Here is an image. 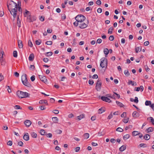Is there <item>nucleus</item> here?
I'll return each instance as SVG.
<instances>
[{
  "mask_svg": "<svg viewBox=\"0 0 154 154\" xmlns=\"http://www.w3.org/2000/svg\"><path fill=\"white\" fill-rule=\"evenodd\" d=\"M35 42L36 45H39L41 43V40L40 39L37 40L35 41Z\"/></svg>",
  "mask_w": 154,
  "mask_h": 154,
  "instance_id": "nucleus-38",
  "label": "nucleus"
},
{
  "mask_svg": "<svg viewBox=\"0 0 154 154\" xmlns=\"http://www.w3.org/2000/svg\"><path fill=\"white\" fill-rule=\"evenodd\" d=\"M126 148L125 146L124 145L121 146L119 149V150L120 151L122 152L125 150Z\"/></svg>",
  "mask_w": 154,
  "mask_h": 154,
  "instance_id": "nucleus-17",
  "label": "nucleus"
},
{
  "mask_svg": "<svg viewBox=\"0 0 154 154\" xmlns=\"http://www.w3.org/2000/svg\"><path fill=\"white\" fill-rule=\"evenodd\" d=\"M88 20L87 24L84 23H81L79 24V26L81 29H84L86 27L88 26Z\"/></svg>",
  "mask_w": 154,
  "mask_h": 154,
  "instance_id": "nucleus-8",
  "label": "nucleus"
},
{
  "mask_svg": "<svg viewBox=\"0 0 154 154\" xmlns=\"http://www.w3.org/2000/svg\"><path fill=\"white\" fill-rule=\"evenodd\" d=\"M52 119L54 123H58V119L56 117H53L52 118Z\"/></svg>",
  "mask_w": 154,
  "mask_h": 154,
  "instance_id": "nucleus-23",
  "label": "nucleus"
},
{
  "mask_svg": "<svg viewBox=\"0 0 154 154\" xmlns=\"http://www.w3.org/2000/svg\"><path fill=\"white\" fill-rule=\"evenodd\" d=\"M126 116V113L123 112L121 115L122 117H125Z\"/></svg>",
  "mask_w": 154,
  "mask_h": 154,
  "instance_id": "nucleus-53",
  "label": "nucleus"
},
{
  "mask_svg": "<svg viewBox=\"0 0 154 154\" xmlns=\"http://www.w3.org/2000/svg\"><path fill=\"white\" fill-rule=\"evenodd\" d=\"M130 137V135L129 134H127L123 137V139L126 140L128 139Z\"/></svg>",
  "mask_w": 154,
  "mask_h": 154,
  "instance_id": "nucleus-32",
  "label": "nucleus"
},
{
  "mask_svg": "<svg viewBox=\"0 0 154 154\" xmlns=\"http://www.w3.org/2000/svg\"><path fill=\"white\" fill-rule=\"evenodd\" d=\"M31 135L32 137L33 138H36L37 137V134L34 132H32L31 133Z\"/></svg>",
  "mask_w": 154,
  "mask_h": 154,
  "instance_id": "nucleus-29",
  "label": "nucleus"
},
{
  "mask_svg": "<svg viewBox=\"0 0 154 154\" xmlns=\"http://www.w3.org/2000/svg\"><path fill=\"white\" fill-rule=\"evenodd\" d=\"M139 116V114L136 111H134L132 114V116L134 117L137 118Z\"/></svg>",
  "mask_w": 154,
  "mask_h": 154,
  "instance_id": "nucleus-15",
  "label": "nucleus"
},
{
  "mask_svg": "<svg viewBox=\"0 0 154 154\" xmlns=\"http://www.w3.org/2000/svg\"><path fill=\"white\" fill-rule=\"evenodd\" d=\"M40 133L42 135H44L45 133V131L43 129H42L40 131Z\"/></svg>",
  "mask_w": 154,
  "mask_h": 154,
  "instance_id": "nucleus-45",
  "label": "nucleus"
},
{
  "mask_svg": "<svg viewBox=\"0 0 154 154\" xmlns=\"http://www.w3.org/2000/svg\"><path fill=\"white\" fill-rule=\"evenodd\" d=\"M150 136L148 134H146L144 137V138L146 140H149L150 139Z\"/></svg>",
  "mask_w": 154,
  "mask_h": 154,
  "instance_id": "nucleus-27",
  "label": "nucleus"
},
{
  "mask_svg": "<svg viewBox=\"0 0 154 154\" xmlns=\"http://www.w3.org/2000/svg\"><path fill=\"white\" fill-rule=\"evenodd\" d=\"M34 55L33 54H31L29 56V59L30 61H32L34 58Z\"/></svg>",
  "mask_w": 154,
  "mask_h": 154,
  "instance_id": "nucleus-18",
  "label": "nucleus"
},
{
  "mask_svg": "<svg viewBox=\"0 0 154 154\" xmlns=\"http://www.w3.org/2000/svg\"><path fill=\"white\" fill-rule=\"evenodd\" d=\"M75 19L78 22L82 23L85 20V17L82 15H78L75 18Z\"/></svg>",
  "mask_w": 154,
  "mask_h": 154,
  "instance_id": "nucleus-4",
  "label": "nucleus"
},
{
  "mask_svg": "<svg viewBox=\"0 0 154 154\" xmlns=\"http://www.w3.org/2000/svg\"><path fill=\"white\" fill-rule=\"evenodd\" d=\"M113 28L112 27H110L108 30V33L112 34V33Z\"/></svg>",
  "mask_w": 154,
  "mask_h": 154,
  "instance_id": "nucleus-36",
  "label": "nucleus"
},
{
  "mask_svg": "<svg viewBox=\"0 0 154 154\" xmlns=\"http://www.w3.org/2000/svg\"><path fill=\"white\" fill-rule=\"evenodd\" d=\"M23 138L26 141H28L29 140V136L28 133H26L24 135Z\"/></svg>",
  "mask_w": 154,
  "mask_h": 154,
  "instance_id": "nucleus-13",
  "label": "nucleus"
},
{
  "mask_svg": "<svg viewBox=\"0 0 154 154\" xmlns=\"http://www.w3.org/2000/svg\"><path fill=\"white\" fill-rule=\"evenodd\" d=\"M96 4L98 5H100L101 4V2L100 0H98L96 1Z\"/></svg>",
  "mask_w": 154,
  "mask_h": 154,
  "instance_id": "nucleus-56",
  "label": "nucleus"
},
{
  "mask_svg": "<svg viewBox=\"0 0 154 154\" xmlns=\"http://www.w3.org/2000/svg\"><path fill=\"white\" fill-rule=\"evenodd\" d=\"M107 60L105 58H103L101 59V61L100 63V66L102 68H104L105 66L107 67Z\"/></svg>",
  "mask_w": 154,
  "mask_h": 154,
  "instance_id": "nucleus-5",
  "label": "nucleus"
},
{
  "mask_svg": "<svg viewBox=\"0 0 154 154\" xmlns=\"http://www.w3.org/2000/svg\"><path fill=\"white\" fill-rule=\"evenodd\" d=\"M94 81L93 80H89L88 83L90 85H92L94 84Z\"/></svg>",
  "mask_w": 154,
  "mask_h": 154,
  "instance_id": "nucleus-52",
  "label": "nucleus"
},
{
  "mask_svg": "<svg viewBox=\"0 0 154 154\" xmlns=\"http://www.w3.org/2000/svg\"><path fill=\"white\" fill-rule=\"evenodd\" d=\"M130 82H131V84L132 86H136L137 85V84L135 82L131 81Z\"/></svg>",
  "mask_w": 154,
  "mask_h": 154,
  "instance_id": "nucleus-59",
  "label": "nucleus"
},
{
  "mask_svg": "<svg viewBox=\"0 0 154 154\" xmlns=\"http://www.w3.org/2000/svg\"><path fill=\"white\" fill-rule=\"evenodd\" d=\"M102 83L100 80L98 79L96 85V89L97 91L100 90L101 88Z\"/></svg>",
  "mask_w": 154,
  "mask_h": 154,
  "instance_id": "nucleus-7",
  "label": "nucleus"
},
{
  "mask_svg": "<svg viewBox=\"0 0 154 154\" xmlns=\"http://www.w3.org/2000/svg\"><path fill=\"white\" fill-rule=\"evenodd\" d=\"M39 78L40 79L41 81L44 82V83H45L47 82V79H46V77L44 76H42V75H39Z\"/></svg>",
  "mask_w": 154,
  "mask_h": 154,
  "instance_id": "nucleus-11",
  "label": "nucleus"
},
{
  "mask_svg": "<svg viewBox=\"0 0 154 154\" xmlns=\"http://www.w3.org/2000/svg\"><path fill=\"white\" fill-rule=\"evenodd\" d=\"M104 134V133L102 132H99L98 133V136L99 137H100L102 136H103Z\"/></svg>",
  "mask_w": 154,
  "mask_h": 154,
  "instance_id": "nucleus-41",
  "label": "nucleus"
},
{
  "mask_svg": "<svg viewBox=\"0 0 154 154\" xmlns=\"http://www.w3.org/2000/svg\"><path fill=\"white\" fill-rule=\"evenodd\" d=\"M13 55L14 57H17V52L16 51H13Z\"/></svg>",
  "mask_w": 154,
  "mask_h": 154,
  "instance_id": "nucleus-34",
  "label": "nucleus"
},
{
  "mask_svg": "<svg viewBox=\"0 0 154 154\" xmlns=\"http://www.w3.org/2000/svg\"><path fill=\"white\" fill-rule=\"evenodd\" d=\"M45 44L48 45H52V42L51 41H48L46 42Z\"/></svg>",
  "mask_w": 154,
  "mask_h": 154,
  "instance_id": "nucleus-43",
  "label": "nucleus"
},
{
  "mask_svg": "<svg viewBox=\"0 0 154 154\" xmlns=\"http://www.w3.org/2000/svg\"><path fill=\"white\" fill-rule=\"evenodd\" d=\"M116 103L117 104L121 107H123L124 106V105L122 103L118 101H116Z\"/></svg>",
  "mask_w": 154,
  "mask_h": 154,
  "instance_id": "nucleus-25",
  "label": "nucleus"
},
{
  "mask_svg": "<svg viewBox=\"0 0 154 154\" xmlns=\"http://www.w3.org/2000/svg\"><path fill=\"white\" fill-rule=\"evenodd\" d=\"M139 134L138 132L136 131H134L132 132V135L134 136L138 135Z\"/></svg>",
  "mask_w": 154,
  "mask_h": 154,
  "instance_id": "nucleus-33",
  "label": "nucleus"
},
{
  "mask_svg": "<svg viewBox=\"0 0 154 154\" xmlns=\"http://www.w3.org/2000/svg\"><path fill=\"white\" fill-rule=\"evenodd\" d=\"M27 20L29 22H32L36 20V17H27Z\"/></svg>",
  "mask_w": 154,
  "mask_h": 154,
  "instance_id": "nucleus-9",
  "label": "nucleus"
},
{
  "mask_svg": "<svg viewBox=\"0 0 154 154\" xmlns=\"http://www.w3.org/2000/svg\"><path fill=\"white\" fill-rule=\"evenodd\" d=\"M85 116L84 114H82V115L77 116L78 119L80 120L84 118Z\"/></svg>",
  "mask_w": 154,
  "mask_h": 154,
  "instance_id": "nucleus-19",
  "label": "nucleus"
},
{
  "mask_svg": "<svg viewBox=\"0 0 154 154\" xmlns=\"http://www.w3.org/2000/svg\"><path fill=\"white\" fill-rule=\"evenodd\" d=\"M7 5L9 11H10L11 9H13L15 7L18 8V5L17 4L11 0H8V1Z\"/></svg>",
  "mask_w": 154,
  "mask_h": 154,
  "instance_id": "nucleus-1",
  "label": "nucleus"
},
{
  "mask_svg": "<svg viewBox=\"0 0 154 154\" xmlns=\"http://www.w3.org/2000/svg\"><path fill=\"white\" fill-rule=\"evenodd\" d=\"M103 52L104 54H106L105 57H106L107 55L109 53V51L108 49L107 48L104 49L103 50Z\"/></svg>",
  "mask_w": 154,
  "mask_h": 154,
  "instance_id": "nucleus-20",
  "label": "nucleus"
},
{
  "mask_svg": "<svg viewBox=\"0 0 154 154\" xmlns=\"http://www.w3.org/2000/svg\"><path fill=\"white\" fill-rule=\"evenodd\" d=\"M89 135L88 133H85L83 135V137L85 139H87L89 137Z\"/></svg>",
  "mask_w": 154,
  "mask_h": 154,
  "instance_id": "nucleus-26",
  "label": "nucleus"
},
{
  "mask_svg": "<svg viewBox=\"0 0 154 154\" xmlns=\"http://www.w3.org/2000/svg\"><path fill=\"white\" fill-rule=\"evenodd\" d=\"M4 79V77L2 75L1 73H0V82L3 80Z\"/></svg>",
  "mask_w": 154,
  "mask_h": 154,
  "instance_id": "nucleus-50",
  "label": "nucleus"
},
{
  "mask_svg": "<svg viewBox=\"0 0 154 154\" xmlns=\"http://www.w3.org/2000/svg\"><path fill=\"white\" fill-rule=\"evenodd\" d=\"M24 16L25 17H29L30 16V13L29 11H26L24 14Z\"/></svg>",
  "mask_w": 154,
  "mask_h": 154,
  "instance_id": "nucleus-21",
  "label": "nucleus"
},
{
  "mask_svg": "<svg viewBox=\"0 0 154 154\" xmlns=\"http://www.w3.org/2000/svg\"><path fill=\"white\" fill-rule=\"evenodd\" d=\"M105 111V110L102 108L98 110L99 113L100 114L102 113L103 112H104Z\"/></svg>",
  "mask_w": 154,
  "mask_h": 154,
  "instance_id": "nucleus-31",
  "label": "nucleus"
},
{
  "mask_svg": "<svg viewBox=\"0 0 154 154\" xmlns=\"http://www.w3.org/2000/svg\"><path fill=\"white\" fill-rule=\"evenodd\" d=\"M113 117V115L112 114V112H111V113L107 117V119H111Z\"/></svg>",
  "mask_w": 154,
  "mask_h": 154,
  "instance_id": "nucleus-48",
  "label": "nucleus"
},
{
  "mask_svg": "<svg viewBox=\"0 0 154 154\" xmlns=\"http://www.w3.org/2000/svg\"><path fill=\"white\" fill-rule=\"evenodd\" d=\"M18 8L15 7L13 9H12L11 10H10V12L11 14L14 17V20L15 18L17 16V11Z\"/></svg>",
  "mask_w": 154,
  "mask_h": 154,
  "instance_id": "nucleus-6",
  "label": "nucleus"
},
{
  "mask_svg": "<svg viewBox=\"0 0 154 154\" xmlns=\"http://www.w3.org/2000/svg\"><path fill=\"white\" fill-rule=\"evenodd\" d=\"M18 96L21 98L29 97V94L26 92H24L20 91H18L17 92Z\"/></svg>",
  "mask_w": 154,
  "mask_h": 154,
  "instance_id": "nucleus-3",
  "label": "nucleus"
},
{
  "mask_svg": "<svg viewBox=\"0 0 154 154\" xmlns=\"http://www.w3.org/2000/svg\"><path fill=\"white\" fill-rule=\"evenodd\" d=\"M6 88H7L8 91L9 93H11V88H10L9 86H6Z\"/></svg>",
  "mask_w": 154,
  "mask_h": 154,
  "instance_id": "nucleus-51",
  "label": "nucleus"
},
{
  "mask_svg": "<svg viewBox=\"0 0 154 154\" xmlns=\"http://www.w3.org/2000/svg\"><path fill=\"white\" fill-rule=\"evenodd\" d=\"M7 144L8 145L11 146L12 145V142L11 141L9 140Z\"/></svg>",
  "mask_w": 154,
  "mask_h": 154,
  "instance_id": "nucleus-60",
  "label": "nucleus"
},
{
  "mask_svg": "<svg viewBox=\"0 0 154 154\" xmlns=\"http://www.w3.org/2000/svg\"><path fill=\"white\" fill-rule=\"evenodd\" d=\"M124 73L125 75L127 76H128L130 75V73L128 72V70H125L124 71Z\"/></svg>",
  "mask_w": 154,
  "mask_h": 154,
  "instance_id": "nucleus-35",
  "label": "nucleus"
},
{
  "mask_svg": "<svg viewBox=\"0 0 154 154\" xmlns=\"http://www.w3.org/2000/svg\"><path fill=\"white\" fill-rule=\"evenodd\" d=\"M153 131V128L152 127H149L146 129L147 133L152 132Z\"/></svg>",
  "mask_w": 154,
  "mask_h": 154,
  "instance_id": "nucleus-24",
  "label": "nucleus"
},
{
  "mask_svg": "<svg viewBox=\"0 0 154 154\" xmlns=\"http://www.w3.org/2000/svg\"><path fill=\"white\" fill-rule=\"evenodd\" d=\"M18 145L20 146H22L23 145V143L22 141H20L18 142Z\"/></svg>",
  "mask_w": 154,
  "mask_h": 154,
  "instance_id": "nucleus-63",
  "label": "nucleus"
},
{
  "mask_svg": "<svg viewBox=\"0 0 154 154\" xmlns=\"http://www.w3.org/2000/svg\"><path fill=\"white\" fill-rule=\"evenodd\" d=\"M145 104L146 106H150L152 104L151 102L150 101L146 100L145 102Z\"/></svg>",
  "mask_w": 154,
  "mask_h": 154,
  "instance_id": "nucleus-30",
  "label": "nucleus"
},
{
  "mask_svg": "<svg viewBox=\"0 0 154 154\" xmlns=\"http://www.w3.org/2000/svg\"><path fill=\"white\" fill-rule=\"evenodd\" d=\"M116 131H118L122 132L123 131V130L121 128L119 127L116 129Z\"/></svg>",
  "mask_w": 154,
  "mask_h": 154,
  "instance_id": "nucleus-40",
  "label": "nucleus"
},
{
  "mask_svg": "<svg viewBox=\"0 0 154 154\" xmlns=\"http://www.w3.org/2000/svg\"><path fill=\"white\" fill-rule=\"evenodd\" d=\"M27 75L26 74H23L21 77V80L23 84L25 86L30 87L31 85L28 82L27 78Z\"/></svg>",
  "mask_w": 154,
  "mask_h": 154,
  "instance_id": "nucleus-2",
  "label": "nucleus"
},
{
  "mask_svg": "<svg viewBox=\"0 0 154 154\" xmlns=\"http://www.w3.org/2000/svg\"><path fill=\"white\" fill-rule=\"evenodd\" d=\"M30 79L32 82L34 81L35 79V75H33L31 77Z\"/></svg>",
  "mask_w": 154,
  "mask_h": 154,
  "instance_id": "nucleus-49",
  "label": "nucleus"
},
{
  "mask_svg": "<svg viewBox=\"0 0 154 154\" xmlns=\"http://www.w3.org/2000/svg\"><path fill=\"white\" fill-rule=\"evenodd\" d=\"M114 37L113 35H111L109 37V39L111 41H112L114 39Z\"/></svg>",
  "mask_w": 154,
  "mask_h": 154,
  "instance_id": "nucleus-47",
  "label": "nucleus"
},
{
  "mask_svg": "<svg viewBox=\"0 0 154 154\" xmlns=\"http://www.w3.org/2000/svg\"><path fill=\"white\" fill-rule=\"evenodd\" d=\"M101 99L103 101H105L106 102L110 103L111 102V100L108 98L104 97L102 96L101 97Z\"/></svg>",
  "mask_w": 154,
  "mask_h": 154,
  "instance_id": "nucleus-12",
  "label": "nucleus"
},
{
  "mask_svg": "<svg viewBox=\"0 0 154 154\" xmlns=\"http://www.w3.org/2000/svg\"><path fill=\"white\" fill-rule=\"evenodd\" d=\"M29 68L30 69L33 70L34 69L35 67L34 65H31L30 66Z\"/></svg>",
  "mask_w": 154,
  "mask_h": 154,
  "instance_id": "nucleus-44",
  "label": "nucleus"
},
{
  "mask_svg": "<svg viewBox=\"0 0 154 154\" xmlns=\"http://www.w3.org/2000/svg\"><path fill=\"white\" fill-rule=\"evenodd\" d=\"M150 106L152 109L154 111V104H152Z\"/></svg>",
  "mask_w": 154,
  "mask_h": 154,
  "instance_id": "nucleus-64",
  "label": "nucleus"
},
{
  "mask_svg": "<svg viewBox=\"0 0 154 154\" xmlns=\"http://www.w3.org/2000/svg\"><path fill=\"white\" fill-rule=\"evenodd\" d=\"M129 118H128L126 119H123L122 121L124 123H126L128 122L129 120Z\"/></svg>",
  "mask_w": 154,
  "mask_h": 154,
  "instance_id": "nucleus-39",
  "label": "nucleus"
},
{
  "mask_svg": "<svg viewBox=\"0 0 154 154\" xmlns=\"http://www.w3.org/2000/svg\"><path fill=\"white\" fill-rule=\"evenodd\" d=\"M14 108L17 109H22L21 107H20V106L19 105H16L14 106Z\"/></svg>",
  "mask_w": 154,
  "mask_h": 154,
  "instance_id": "nucleus-55",
  "label": "nucleus"
},
{
  "mask_svg": "<svg viewBox=\"0 0 154 154\" xmlns=\"http://www.w3.org/2000/svg\"><path fill=\"white\" fill-rule=\"evenodd\" d=\"M134 102L136 103H137L138 102V98L137 97H135V99L134 100Z\"/></svg>",
  "mask_w": 154,
  "mask_h": 154,
  "instance_id": "nucleus-58",
  "label": "nucleus"
},
{
  "mask_svg": "<svg viewBox=\"0 0 154 154\" xmlns=\"http://www.w3.org/2000/svg\"><path fill=\"white\" fill-rule=\"evenodd\" d=\"M28 45L30 47H32L33 46V44L31 41L29 40L28 41Z\"/></svg>",
  "mask_w": 154,
  "mask_h": 154,
  "instance_id": "nucleus-37",
  "label": "nucleus"
},
{
  "mask_svg": "<svg viewBox=\"0 0 154 154\" xmlns=\"http://www.w3.org/2000/svg\"><path fill=\"white\" fill-rule=\"evenodd\" d=\"M24 124L27 127H29L32 124L31 122L29 120H26L24 122Z\"/></svg>",
  "mask_w": 154,
  "mask_h": 154,
  "instance_id": "nucleus-10",
  "label": "nucleus"
},
{
  "mask_svg": "<svg viewBox=\"0 0 154 154\" xmlns=\"http://www.w3.org/2000/svg\"><path fill=\"white\" fill-rule=\"evenodd\" d=\"M18 45L19 48H22L23 47L22 41L20 40H18Z\"/></svg>",
  "mask_w": 154,
  "mask_h": 154,
  "instance_id": "nucleus-14",
  "label": "nucleus"
},
{
  "mask_svg": "<svg viewBox=\"0 0 154 154\" xmlns=\"http://www.w3.org/2000/svg\"><path fill=\"white\" fill-rule=\"evenodd\" d=\"M80 149V147H76L75 149V152H78Z\"/></svg>",
  "mask_w": 154,
  "mask_h": 154,
  "instance_id": "nucleus-54",
  "label": "nucleus"
},
{
  "mask_svg": "<svg viewBox=\"0 0 154 154\" xmlns=\"http://www.w3.org/2000/svg\"><path fill=\"white\" fill-rule=\"evenodd\" d=\"M17 26L19 27H20V25H21L20 21L19 19V16H18L17 17Z\"/></svg>",
  "mask_w": 154,
  "mask_h": 154,
  "instance_id": "nucleus-16",
  "label": "nucleus"
},
{
  "mask_svg": "<svg viewBox=\"0 0 154 154\" xmlns=\"http://www.w3.org/2000/svg\"><path fill=\"white\" fill-rule=\"evenodd\" d=\"M43 60L44 62L47 63L49 61V60L47 58H44L43 59Z\"/></svg>",
  "mask_w": 154,
  "mask_h": 154,
  "instance_id": "nucleus-57",
  "label": "nucleus"
},
{
  "mask_svg": "<svg viewBox=\"0 0 154 154\" xmlns=\"http://www.w3.org/2000/svg\"><path fill=\"white\" fill-rule=\"evenodd\" d=\"M46 54H47L46 56L48 57L51 56L53 54V53L52 52H48L46 53Z\"/></svg>",
  "mask_w": 154,
  "mask_h": 154,
  "instance_id": "nucleus-46",
  "label": "nucleus"
},
{
  "mask_svg": "<svg viewBox=\"0 0 154 154\" xmlns=\"http://www.w3.org/2000/svg\"><path fill=\"white\" fill-rule=\"evenodd\" d=\"M56 132L57 134H60L62 132V131L60 130H56Z\"/></svg>",
  "mask_w": 154,
  "mask_h": 154,
  "instance_id": "nucleus-62",
  "label": "nucleus"
},
{
  "mask_svg": "<svg viewBox=\"0 0 154 154\" xmlns=\"http://www.w3.org/2000/svg\"><path fill=\"white\" fill-rule=\"evenodd\" d=\"M149 118L151 120V121L152 124L154 125V119H153V118L152 117H150L149 118H148L147 119H148Z\"/></svg>",
  "mask_w": 154,
  "mask_h": 154,
  "instance_id": "nucleus-42",
  "label": "nucleus"
},
{
  "mask_svg": "<svg viewBox=\"0 0 154 154\" xmlns=\"http://www.w3.org/2000/svg\"><path fill=\"white\" fill-rule=\"evenodd\" d=\"M47 100H40L39 101V103L40 104H42V103H45V104H47Z\"/></svg>",
  "mask_w": 154,
  "mask_h": 154,
  "instance_id": "nucleus-28",
  "label": "nucleus"
},
{
  "mask_svg": "<svg viewBox=\"0 0 154 154\" xmlns=\"http://www.w3.org/2000/svg\"><path fill=\"white\" fill-rule=\"evenodd\" d=\"M92 78L93 79H97L98 78V76L97 75L94 74L92 76Z\"/></svg>",
  "mask_w": 154,
  "mask_h": 154,
  "instance_id": "nucleus-61",
  "label": "nucleus"
},
{
  "mask_svg": "<svg viewBox=\"0 0 154 154\" xmlns=\"http://www.w3.org/2000/svg\"><path fill=\"white\" fill-rule=\"evenodd\" d=\"M141 50V47H137L135 48V51L136 53H138L139 51H140Z\"/></svg>",
  "mask_w": 154,
  "mask_h": 154,
  "instance_id": "nucleus-22",
  "label": "nucleus"
}]
</instances>
